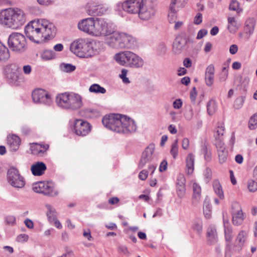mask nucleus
Listing matches in <instances>:
<instances>
[{"mask_svg": "<svg viewBox=\"0 0 257 257\" xmlns=\"http://www.w3.org/2000/svg\"><path fill=\"white\" fill-rule=\"evenodd\" d=\"M178 140H175L171 145L170 154L174 159H176L178 154Z\"/></svg>", "mask_w": 257, "mask_h": 257, "instance_id": "nucleus-43", "label": "nucleus"}, {"mask_svg": "<svg viewBox=\"0 0 257 257\" xmlns=\"http://www.w3.org/2000/svg\"><path fill=\"white\" fill-rule=\"evenodd\" d=\"M122 42L120 44V48H131L134 46L136 39L131 35L123 33Z\"/></svg>", "mask_w": 257, "mask_h": 257, "instance_id": "nucleus-27", "label": "nucleus"}, {"mask_svg": "<svg viewBox=\"0 0 257 257\" xmlns=\"http://www.w3.org/2000/svg\"><path fill=\"white\" fill-rule=\"evenodd\" d=\"M40 31L47 40L53 38L55 34V27L52 23L46 19H38L34 21Z\"/></svg>", "mask_w": 257, "mask_h": 257, "instance_id": "nucleus-8", "label": "nucleus"}, {"mask_svg": "<svg viewBox=\"0 0 257 257\" xmlns=\"http://www.w3.org/2000/svg\"><path fill=\"white\" fill-rule=\"evenodd\" d=\"M148 176V172L146 170H143L140 172L139 174V178L141 180H145Z\"/></svg>", "mask_w": 257, "mask_h": 257, "instance_id": "nucleus-61", "label": "nucleus"}, {"mask_svg": "<svg viewBox=\"0 0 257 257\" xmlns=\"http://www.w3.org/2000/svg\"><path fill=\"white\" fill-rule=\"evenodd\" d=\"M213 188L214 191L218 197L221 199H223L224 198V193L221 185L218 180H214L213 181Z\"/></svg>", "mask_w": 257, "mask_h": 257, "instance_id": "nucleus-37", "label": "nucleus"}, {"mask_svg": "<svg viewBox=\"0 0 257 257\" xmlns=\"http://www.w3.org/2000/svg\"><path fill=\"white\" fill-rule=\"evenodd\" d=\"M89 90L91 92L104 94L106 92V89L97 84H93L90 86Z\"/></svg>", "mask_w": 257, "mask_h": 257, "instance_id": "nucleus-41", "label": "nucleus"}, {"mask_svg": "<svg viewBox=\"0 0 257 257\" xmlns=\"http://www.w3.org/2000/svg\"><path fill=\"white\" fill-rule=\"evenodd\" d=\"M9 48L12 51L22 53L27 48L26 40L25 36L19 33H12L9 37L8 40Z\"/></svg>", "mask_w": 257, "mask_h": 257, "instance_id": "nucleus-6", "label": "nucleus"}, {"mask_svg": "<svg viewBox=\"0 0 257 257\" xmlns=\"http://www.w3.org/2000/svg\"><path fill=\"white\" fill-rule=\"evenodd\" d=\"M33 190L36 193H42L50 197H55L59 194L53 184L48 182H39L34 184Z\"/></svg>", "mask_w": 257, "mask_h": 257, "instance_id": "nucleus-10", "label": "nucleus"}, {"mask_svg": "<svg viewBox=\"0 0 257 257\" xmlns=\"http://www.w3.org/2000/svg\"><path fill=\"white\" fill-rule=\"evenodd\" d=\"M207 237L210 241L218 239L216 229L214 226H209L207 231Z\"/></svg>", "mask_w": 257, "mask_h": 257, "instance_id": "nucleus-39", "label": "nucleus"}, {"mask_svg": "<svg viewBox=\"0 0 257 257\" xmlns=\"http://www.w3.org/2000/svg\"><path fill=\"white\" fill-rule=\"evenodd\" d=\"M207 110L209 115H213L216 110V104L214 100H211L207 104Z\"/></svg>", "mask_w": 257, "mask_h": 257, "instance_id": "nucleus-42", "label": "nucleus"}, {"mask_svg": "<svg viewBox=\"0 0 257 257\" xmlns=\"http://www.w3.org/2000/svg\"><path fill=\"white\" fill-rule=\"evenodd\" d=\"M245 97L243 96H239L237 97L234 103V107L235 109H239L240 108L244 102Z\"/></svg>", "mask_w": 257, "mask_h": 257, "instance_id": "nucleus-49", "label": "nucleus"}, {"mask_svg": "<svg viewBox=\"0 0 257 257\" xmlns=\"http://www.w3.org/2000/svg\"><path fill=\"white\" fill-rule=\"evenodd\" d=\"M215 146L217 150L219 164L223 165L226 163L229 160L228 152L224 143L219 141L215 143Z\"/></svg>", "mask_w": 257, "mask_h": 257, "instance_id": "nucleus-21", "label": "nucleus"}, {"mask_svg": "<svg viewBox=\"0 0 257 257\" xmlns=\"http://www.w3.org/2000/svg\"><path fill=\"white\" fill-rule=\"evenodd\" d=\"M24 12L18 8H9L0 12V23L12 29H17L26 22Z\"/></svg>", "mask_w": 257, "mask_h": 257, "instance_id": "nucleus-2", "label": "nucleus"}, {"mask_svg": "<svg viewBox=\"0 0 257 257\" xmlns=\"http://www.w3.org/2000/svg\"><path fill=\"white\" fill-rule=\"evenodd\" d=\"M193 195L192 197V204L193 205H195L197 204L201 199V187L196 183H194L193 184Z\"/></svg>", "mask_w": 257, "mask_h": 257, "instance_id": "nucleus-30", "label": "nucleus"}, {"mask_svg": "<svg viewBox=\"0 0 257 257\" xmlns=\"http://www.w3.org/2000/svg\"><path fill=\"white\" fill-rule=\"evenodd\" d=\"M155 149V145L153 143L150 144L144 150L142 154L140 161L139 163V167L142 168L147 163L150 162L153 158V154Z\"/></svg>", "mask_w": 257, "mask_h": 257, "instance_id": "nucleus-18", "label": "nucleus"}, {"mask_svg": "<svg viewBox=\"0 0 257 257\" xmlns=\"http://www.w3.org/2000/svg\"><path fill=\"white\" fill-rule=\"evenodd\" d=\"M242 244L241 242H228L225 257H230V252L238 251L241 249Z\"/></svg>", "mask_w": 257, "mask_h": 257, "instance_id": "nucleus-28", "label": "nucleus"}, {"mask_svg": "<svg viewBox=\"0 0 257 257\" xmlns=\"http://www.w3.org/2000/svg\"><path fill=\"white\" fill-rule=\"evenodd\" d=\"M227 29L231 33H234L238 30L239 25L237 24L234 17H228L227 19Z\"/></svg>", "mask_w": 257, "mask_h": 257, "instance_id": "nucleus-33", "label": "nucleus"}, {"mask_svg": "<svg viewBox=\"0 0 257 257\" xmlns=\"http://www.w3.org/2000/svg\"><path fill=\"white\" fill-rule=\"evenodd\" d=\"M229 9L231 11H236L237 13L240 12L239 5L237 1L236 0H232L229 7Z\"/></svg>", "mask_w": 257, "mask_h": 257, "instance_id": "nucleus-53", "label": "nucleus"}, {"mask_svg": "<svg viewBox=\"0 0 257 257\" xmlns=\"http://www.w3.org/2000/svg\"><path fill=\"white\" fill-rule=\"evenodd\" d=\"M102 122L106 128L118 133L130 134L135 132L137 128L133 119L120 114L105 115Z\"/></svg>", "mask_w": 257, "mask_h": 257, "instance_id": "nucleus-1", "label": "nucleus"}, {"mask_svg": "<svg viewBox=\"0 0 257 257\" xmlns=\"http://www.w3.org/2000/svg\"><path fill=\"white\" fill-rule=\"evenodd\" d=\"M6 221L8 224L13 225L16 224V219L15 216L9 215L6 217Z\"/></svg>", "mask_w": 257, "mask_h": 257, "instance_id": "nucleus-57", "label": "nucleus"}, {"mask_svg": "<svg viewBox=\"0 0 257 257\" xmlns=\"http://www.w3.org/2000/svg\"><path fill=\"white\" fill-rule=\"evenodd\" d=\"M212 177V171L209 168H207L204 174V178L206 182H208Z\"/></svg>", "mask_w": 257, "mask_h": 257, "instance_id": "nucleus-58", "label": "nucleus"}, {"mask_svg": "<svg viewBox=\"0 0 257 257\" xmlns=\"http://www.w3.org/2000/svg\"><path fill=\"white\" fill-rule=\"evenodd\" d=\"M231 209L233 224L235 225H240L243 222L244 216L240 204L236 202H233L232 204Z\"/></svg>", "mask_w": 257, "mask_h": 257, "instance_id": "nucleus-17", "label": "nucleus"}, {"mask_svg": "<svg viewBox=\"0 0 257 257\" xmlns=\"http://www.w3.org/2000/svg\"><path fill=\"white\" fill-rule=\"evenodd\" d=\"M214 66L210 64L206 69L205 74V83L208 86H211L213 83L214 78Z\"/></svg>", "mask_w": 257, "mask_h": 257, "instance_id": "nucleus-25", "label": "nucleus"}, {"mask_svg": "<svg viewBox=\"0 0 257 257\" xmlns=\"http://www.w3.org/2000/svg\"><path fill=\"white\" fill-rule=\"evenodd\" d=\"M192 228L199 234L202 230V225L199 223H195L193 225Z\"/></svg>", "mask_w": 257, "mask_h": 257, "instance_id": "nucleus-60", "label": "nucleus"}, {"mask_svg": "<svg viewBox=\"0 0 257 257\" xmlns=\"http://www.w3.org/2000/svg\"><path fill=\"white\" fill-rule=\"evenodd\" d=\"M248 127L250 130H254L257 127V112L250 117Z\"/></svg>", "mask_w": 257, "mask_h": 257, "instance_id": "nucleus-45", "label": "nucleus"}, {"mask_svg": "<svg viewBox=\"0 0 257 257\" xmlns=\"http://www.w3.org/2000/svg\"><path fill=\"white\" fill-rule=\"evenodd\" d=\"M4 73L10 83L18 82L21 76L18 65L15 63L10 64L4 68Z\"/></svg>", "mask_w": 257, "mask_h": 257, "instance_id": "nucleus-14", "label": "nucleus"}, {"mask_svg": "<svg viewBox=\"0 0 257 257\" xmlns=\"http://www.w3.org/2000/svg\"><path fill=\"white\" fill-rule=\"evenodd\" d=\"M7 141L11 151L15 152L18 150L21 143V139L18 136L15 135H10L8 137Z\"/></svg>", "mask_w": 257, "mask_h": 257, "instance_id": "nucleus-26", "label": "nucleus"}, {"mask_svg": "<svg viewBox=\"0 0 257 257\" xmlns=\"http://www.w3.org/2000/svg\"><path fill=\"white\" fill-rule=\"evenodd\" d=\"M194 113L193 109L191 107H190L185 112L184 116L187 120H191L193 116Z\"/></svg>", "mask_w": 257, "mask_h": 257, "instance_id": "nucleus-55", "label": "nucleus"}, {"mask_svg": "<svg viewBox=\"0 0 257 257\" xmlns=\"http://www.w3.org/2000/svg\"><path fill=\"white\" fill-rule=\"evenodd\" d=\"M49 148V146L48 144H34L32 146L33 154L35 155L44 154Z\"/></svg>", "mask_w": 257, "mask_h": 257, "instance_id": "nucleus-32", "label": "nucleus"}, {"mask_svg": "<svg viewBox=\"0 0 257 257\" xmlns=\"http://www.w3.org/2000/svg\"><path fill=\"white\" fill-rule=\"evenodd\" d=\"M80 115L86 118H92L96 116L98 112L96 109L91 108H85L81 110Z\"/></svg>", "mask_w": 257, "mask_h": 257, "instance_id": "nucleus-35", "label": "nucleus"}, {"mask_svg": "<svg viewBox=\"0 0 257 257\" xmlns=\"http://www.w3.org/2000/svg\"><path fill=\"white\" fill-rule=\"evenodd\" d=\"M56 101L59 106L72 110L78 109L83 105L82 97L74 93L60 94L56 97Z\"/></svg>", "mask_w": 257, "mask_h": 257, "instance_id": "nucleus-4", "label": "nucleus"}, {"mask_svg": "<svg viewBox=\"0 0 257 257\" xmlns=\"http://www.w3.org/2000/svg\"><path fill=\"white\" fill-rule=\"evenodd\" d=\"M106 8L103 5L92 2L88 4L87 13L89 16H101L106 12Z\"/></svg>", "mask_w": 257, "mask_h": 257, "instance_id": "nucleus-20", "label": "nucleus"}, {"mask_svg": "<svg viewBox=\"0 0 257 257\" xmlns=\"http://www.w3.org/2000/svg\"><path fill=\"white\" fill-rule=\"evenodd\" d=\"M96 18H88L80 21L78 24V29L87 34L95 36Z\"/></svg>", "mask_w": 257, "mask_h": 257, "instance_id": "nucleus-13", "label": "nucleus"}, {"mask_svg": "<svg viewBox=\"0 0 257 257\" xmlns=\"http://www.w3.org/2000/svg\"><path fill=\"white\" fill-rule=\"evenodd\" d=\"M55 56V54L52 50H45L41 55V57L43 60H48L53 59Z\"/></svg>", "mask_w": 257, "mask_h": 257, "instance_id": "nucleus-46", "label": "nucleus"}, {"mask_svg": "<svg viewBox=\"0 0 257 257\" xmlns=\"http://www.w3.org/2000/svg\"><path fill=\"white\" fill-rule=\"evenodd\" d=\"M114 58L119 65L131 68H142L144 64V61L141 57L131 51L117 53Z\"/></svg>", "mask_w": 257, "mask_h": 257, "instance_id": "nucleus-5", "label": "nucleus"}, {"mask_svg": "<svg viewBox=\"0 0 257 257\" xmlns=\"http://www.w3.org/2000/svg\"><path fill=\"white\" fill-rule=\"evenodd\" d=\"M45 206L47 209V215L49 219L50 220H55L56 218V212L55 209L51 205L48 204H46Z\"/></svg>", "mask_w": 257, "mask_h": 257, "instance_id": "nucleus-40", "label": "nucleus"}, {"mask_svg": "<svg viewBox=\"0 0 257 257\" xmlns=\"http://www.w3.org/2000/svg\"><path fill=\"white\" fill-rule=\"evenodd\" d=\"M95 37L107 36L115 29V26L110 21L96 18Z\"/></svg>", "mask_w": 257, "mask_h": 257, "instance_id": "nucleus-7", "label": "nucleus"}, {"mask_svg": "<svg viewBox=\"0 0 257 257\" xmlns=\"http://www.w3.org/2000/svg\"><path fill=\"white\" fill-rule=\"evenodd\" d=\"M25 32L28 38L36 43H42L46 41L37 26V24L34 21L25 27Z\"/></svg>", "mask_w": 257, "mask_h": 257, "instance_id": "nucleus-9", "label": "nucleus"}, {"mask_svg": "<svg viewBox=\"0 0 257 257\" xmlns=\"http://www.w3.org/2000/svg\"><path fill=\"white\" fill-rule=\"evenodd\" d=\"M47 169L46 164L42 162H37L32 165L31 171L32 174L35 176H40L43 175Z\"/></svg>", "mask_w": 257, "mask_h": 257, "instance_id": "nucleus-24", "label": "nucleus"}, {"mask_svg": "<svg viewBox=\"0 0 257 257\" xmlns=\"http://www.w3.org/2000/svg\"><path fill=\"white\" fill-rule=\"evenodd\" d=\"M247 232L242 230L239 232L236 240L237 241H245L247 239Z\"/></svg>", "mask_w": 257, "mask_h": 257, "instance_id": "nucleus-54", "label": "nucleus"}, {"mask_svg": "<svg viewBox=\"0 0 257 257\" xmlns=\"http://www.w3.org/2000/svg\"><path fill=\"white\" fill-rule=\"evenodd\" d=\"M91 125L87 121L81 119L75 120L73 125V130L75 134L79 136L84 137L91 131Z\"/></svg>", "mask_w": 257, "mask_h": 257, "instance_id": "nucleus-15", "label": "nucleus"}, {"mask_svg": "<svg viewBox=\"0 0 257 257\" xmlns=\"http://www.w3.org/2000/svg\"><path fill=\"white\" fill-rule=\"evenodd\" d=\"M202 15L201 13H198L194 18V23L196 25H199L202 23Z\"/></svg>", "mask_w": 257, "mask_h": 257, "instance_id": "nucleus-63", "label": "nucleus"}, {"mask_svg": "<svg viewBox=\"0 0 257 257\" xmlns=\"http://www.w3.org/2000/svg\"><path fill=\"white\" fill-rule=\"evenodd\" d=\"M118 251L119 253L123 254L125 255H128L130 252L125 246L121 245L119 246L117 248Z\"/></svg>", "mask_w": 257, "mask_h": 257, "instance_id": "nucleus-56", "label": "nucleus"}, {"mask_svg": "<svg viewBox=\"0 0 257 257\" xmlns=\"http://www.w3.org/2000/svg\"><path fill=\"white\" fill-rule=\"evenodd\" d=\"M186 179L184 174H179L177 176L176 186H186Z\"/></svg>", "mask_w": 257, "mask_h": 257, "instance_id": "nucleus-51", "label": "nucleus"}, {"mask_svg": "<svg viewBox=\"0 0 257 257\" xmlns=\"http://www.w3.org/2000/svg\"><path fill=\"white\" fill-rule=\"evenodd\" d=\"M187 44V40L184 34L178 35L173 43V50L176 54H180Z\"/></svg>", "mask_w": 257, "mask_h": 257, "instance_id": "nucleus-23", "label": "nucleus"}, {"mask_svg": "<svg viewBox=\"0 0 257 257\" xmlns=\"http://www.w3.org/2000/svg\"><path fill=\"white\" fill-rule=\"evenodd\" d=\"M224 132V127L223 125L218 126L215 131L214 137L215 138V143H218L219 141L223 142L222 137Z\"/></svg>", "mask_w": 257, "mask_h": 257, "instance_id": "nucleus-38", "label": "nucleus"}, {"mask_svg": "<svg viewBox=\"0 0 257 257\" xmlns=\"http://www.w3.org/2000/svg\"><path fill=\"white\" fill-rule=\"evenodd\" d=\"M10 57L9 49L2 43L0 45V62L6 61Z\"/></svg>", "mask_w": 257, "mask_h": 257, "instance_id": "nucleus-36", "label": "nucleus"}, {"mask_svg": "<svg viewBox=\"0 0 257 257\" xmlns=\"http://www.w3.org/2000/svg\"><path fill=\"white\" fill-rule=\"evenodd\" d=\"M247 188L250 192H254L257 190V183L253 180H249Z\"/></svg>", "mask_w": 257, "mask_h": 257, "instance_id": "nucleus-52", "label": "nucleus"}, {"mask_svg": "<svg viewBox=\"0 0 257 257\" xmlns=\"http://www.w3.org/2000/svg\"><path fill=\"white\" fill-rule=\"evenodd\" d=\"M176 193L179 198H183L186 194V186H176Z\"/></svg>", "mask_w": 257, "mask_h": 257, "instance_id": "nucleus-50", "label": "nucleus"}, {"mask_svg": "<svg viewBox=\"0 0 257 257\" xmlns=\"http://www.w3.org/2000/svg\"><path fill=\"white\" fill-rule=\"evenodd\" d=\"M145 0H126L121 5L122 10L129 14H137Z\"/></svg>", "mask_w": 257, "mask_h": 257, "instance_id": "nucleus-16", "label": "nucleus"}, {"mask_svg": "<svg viewBox=\"0 0 257 257\" xmlns=\"http://www.w3.org/2000/svg\"><path fill=\"white\" fill-rule=\"evenodd\" d=\"M203 212L206 218H210L211 216V206L209 203L205 201L203 205Z\"/></svg>", "mask_w": 257, "mask_h": 257, "instance_id": "nucleus-44", "label": "nucleus"}, {"mask_svg": "<svg viewBox=\"0 0 257 257\" xmlns=\"http://www.w3.org/2000/svg\"><path fill=\"white\" fill-rule=\"evenodd\" d=\"M224 234L226 241H230L231 236V228L230 226H227L224 220Z\"/></svg>", "mask_w": 257, "mask_h": 257, "instance_id": "nucleus-48", "label": "nucleus"}, {"mask_svg": "<svg viewBox=\"0 0 257 257\" xmlns=\"http://www.w3.org/2000/svg\"><path fill=\"white\" fill-rule=\"evenodd\" d=\"M182 106V101L181 99H177L173 103V106L175 109H180Z\"/></svg>", "mask_w": 257, "mask_h": 257, "instance_id": "nucleus-62", "label": "nucleus"}, {"mask_svg": "<svg viewBox=\"0 0 257 257\" xmlns=\"http://www.w3.org/2000/svg\"><path fill=\"white\" fill-rule=\"evenodd\" d=\"M189 140L188 138H185L182 142V147L184 150H187L189 147Z\"/></svg>", "mask_w": 257, "mask_h": 257, "instance_id": "nucleus-64", "label": "nucleus"}, {"mask_svg": "<svg viewBox=\"0 0 257 257\" xmlns=\"http://www.w3.org/2000/svg\"><path fill=\"white\" fill-rule=\"evenodd\" d=\"M197 96V91L195 87H193L190 92V98L192 102L194 103Z\"/></svg>", "mask_w": 257, "mask_h": 257, "instance_id": "nucleus-59", "label": "nucleus"}, {"mask_svg": "<svg viewBox=\"0 0 257 257\" xmlns=\"http://www.w3.org/2000/svg\"><path fill=\"white\" fill-rule=\"evenodd\" d=\"M7 180L9 183L15 188H22L25 185L24 177L20 175L19 171L14 167H12L8 170Z\"/></svg>", "mask_w": 257, "mask_h": 257, "instance_id": "nucleus-11", "label": "nucleus"}, {"mask_svg": "<svg viewBox=\"0 0 257 257\" xmlns=\"http://www.w3.org/2000/svg\"><path fill=\"white\" fill-rule=\"evenodd\" d=\"M195 156L189 153L186 159V172L188 175L192 174L194 170Z\"/></svg>", "mask_w": 257, "mask_h": 257, "instance_id": "nucleus-29", "label": "nucleus"}, {"mask_svg": "<svg viewBox=\"0 0 257 257\" xmlns=\"http://www.w3.org/2000/svg\"><path fill=\"white\" fill-rule=\"evenodd\" d=\"M255 25V21L253 18L247 19L245 23L244 29L246 34L249 35L253 33Z\"/></svg>", "mask_w": 257, "mask_h": 257, "instance_id": "nucleus-34", "label": "nucleus"}, {"mask_svg": "<svg viewBox=\"0 0 257 257\" xmlns=\"http://www.w3.org/2000/svg\"><path fill=\"white\" fill-rule=\"evenodd\" d=\"M177 3V0H172L168 14V21L170 23H173L177 19V11L175 9V5Z\"/></svg>", "mask_w": 257, "mask_h": 257, "instance_id": "nucleus-31", "label": "nucleus"}, {"mask_svg": "<svg viewBox=\"0 0 257 257\" xmlns=\"http://www.w3.org/2000/svg\"><path fill=\"white\" fill-rule=\"evenodd\" d=\"M123 33L114 31L109 35L110 37L107 40V44L113 48H120V44L122 42Z\"/></svg>", "mask_w": 257, "mask_h": 257, "instance_id": "nucleus-22", "label": "nucleus"}, {"mask_svg": "<svg viewBox=\"0 0 257 257\" xmlns=\"http://www.w3.org/2000/svg\"><path fill=\"white\" fill-rule=\"evenodd\" d=\"M61 68L65 72L70 73L75 70L76 67L71 64L63 63L61 65Z\"/></svg>", "mask_w": 257, "mask_h": 257, "instance_id": "nucleus-47", "label": "nucleus"}, {"mask_svg": "<svg viewBox=\"0 0 257 257\" xmlns=\"http://www.w3.org/2000/svg\"><path fill=\"white\" fill-rule=\"evenodd\" d=\"M32 96L34 102L36 103L49 106L52 103V99L50 94L43 89L38 88L34 90L32 92Z\"/></svg>", "mask_w": 257, "mask_h": 257, "instance_id": "nucleus-12", "label": "nucleus"}, {"mask_svg": "<svg viewBox=\"0 0 257 257\" xmlns=\"http://www.w3.org/2000/svg\"><path fill=\"white\" fill-rule=\"evenodd\" d=\"M137 14L141 20L147 21L154 16L155 10L152 6L147 5L145 1Z\"/></svg>", "mask_w": 257, "mask_h": 257, "instance_id": "nucleus-19", "label": "nucleus"}, {"mask_svg": "<svg viewBox=\"0 0 257 257\" xmlns=\"http://www.w3.org/2000/svg\"><path fill=\"white\" fill-rule=\"evenodd\" d=\"M100 42H92L83 38L74 41L70 45V51L80 58H90L98 53L96 46Z\"/></svg>", "mask_w": 257, "mask_h": 257, "instance_id": "nucleus-3", "label": "nucleus"}]
</instances>
